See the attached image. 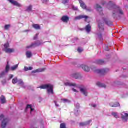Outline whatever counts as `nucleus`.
<instances>
[{"label":"nucleus","mask_w":128,"mask_h":128,"mask_svg":"<svg viewBox=\"0 0 128 128\" xmlns=\"http://www.w3.org/2000/svg\"><path fill=\"white\" fill-rule=\"evenodd\" d=\"M107 8L110 10H112V16L116 20H118V18H120L124 14V10L112 2H109Z\"/></svg>","instance_id":"nucleus-1"},{"label":"nucleus","mask_w":128,"mask_h":128,"mask_svg":"<svg viewBox=\"0 0 128 128\" xmlns=\"http://www.w3.org/2000/svg\"><path fill=\"white\" fill-rule=\"evenodd\" d=\"M38 88H41V90H47V94H54V86L51 84H46L40 86Z\"/></svg>","instance_id":"nucleus-2"},{"label":"nucleus","mask_w":128,"mask_h":128,"mask_svg":"<svg viewBox=\"0 0 128 128\" xmlns=\"http://www.w3.org/2000/svg\"><path fill=\"white\" fill-rule=\"evenodd\" d=\"M104 22H100L98 24V36L99 40H102V33L104 32Z\"/></svg>","instance_id":"nucleus-3"},{"label":"nucleus","mask_w":128,"mask_h":128,"mask_svg":"<svg viewBox=\"0 0 128 128\" xmlns=\"http://www.w3.org/2000/svg\"><path fill=\"white\" fill-rule=\"evenodd\" d=\"M0 120L2 122L1 124V128H6L8 124V118H6V117H4V116L2 114L0 116Z\"/></svg>","instance_id":"nucleus-4"},{"label":"nucleus","mask_w":128,"mask_h":128,"mask_svg":"<svg viewBox=\"0 0 128 128\" xmlns=\"http://www.w3.org/2000/svg\"><path fill=\"white\" fill-rule=\"evenodd\" d=\"M40 44H42L40 42L38 41L37 42L32 43V44L27 46L26 48H36V46H40Z\"/></svg>","instance_id":"nucleus-5"},{"label":"nucleus","mask_w":128,"mask_h":128,"mask_svg":"<svg viewBox=\"0 0 128 128\" xmlns=\"http://www.w3.org/2000/svg\"><path fill=\"white\" fill-rule=\"evenodd\" d=\"M108 72H110V70H108V68L97 70H96V74H106Z\"/></svg>","instance_id":"nucleus-6"},{"label":"nucleus","mask_w":128,"mask_h":128,"mask_svg":"<svg viewBox=\"0 0 128 128\" xmlns=\"http://www.w3.org/2000/svg\"><path fill=\"white\" fill-rule=\"evenodd\" d=\"M122 118L124 122H126L128 120V114L126 113L122 112L121 114Z\"/></svg>","instance_id":"nucleus-7"},{"label":"nucleus","mask_w":128,"mask_h":128,"mask_svg":"<svg viewBox=\"0 0 128 128\" xmlns=\"http://www.w3.org/2000/svg\"><path fill=\"white\" fill-rule=\"evenodd\" d=\"M66 86H74V88H78V86L76 83H72L70 82H66L64 83Z\"/></svg>","instance_id":"nucleus-8"},{"label":"nucleus","mask_w":128,"mask_h":128,"mask_svg":"<svg viewBox=\"0 0 128 128\" xmlns=\"http://www.w3.org/2000/svg\"><path fill=\"white\" fill-rule=\"evenodd\" d=\"M70 76L73 78H76V80H80V78H82V76L79 73L72 74Z\"/></svg>","instance_id":"nucleus-9"},{"label":"nucleus","mask_w":128,"mask_h":128,"mask_svg":"<svg viewBox=\"0 0 128 128\" xmlns=\"http://www.w3.org/2000/svg\"><path fill=\"white\" fill-rule=\"evenodd\" d=\"M95 8H96V10H97V12H100V14H102H102H104V13H102V6H100L98 4H96V6H95Z\"/></svg>","instance_id":"nucleus-10"},{"label":"nucleus","mask_w":128,"mask_h":128,"mask_svg":"<svg viewBox=\"0 0 128 128\" xmlns=\"http://www.w3.org/2000/svg\"><path fill=\"white\" fill-rule=\"evenodd\" d=\"M88 18V16H86L84 15H80V16H76L75 18V20H82V18L85 19V21L86 22V19Z\"/></svg>","instance_id":"nucleus-11"},{"label":"nucleus","mask_w":128,"mask_h":128,"mask_svg":"<svg viewBox=\"0 0 128 128\" xmlns=\"http://www.w3.org/2000/svg\"><path fill=\"white\" fill-rule=\"evenodd\" d=\"M10 65L7 64L6 68V72H3L0 74V78H2V76H6V72L8 73V72H10Z\"/></svg>","instance_id":"nucleus-12"},{"label":"nucleus","mask_w":128,"mask_h":128,"mask_svg":"<svg viewBox=\"0 0 128 128\" xmlns=\"http://www.w3.org/2000/svg\"><path fill=\"white\" fill-rule=\"evenodd\" d=\"M10 4H13V6H18V8H20L22 6V5L20 4L18 2L14 0H8Z\"/></svg>","instance_id":"nucleus-13"},{"label":"nucleus","mask_w":128,"mask_h":128,"mask_svg":"<svg viewBox=\"0 0 128 128\" xmlns=\"http://www.w3.org/2000/svg\"><path fill=\"white\" fill-rule=\"evenodd\" d=\"M92 122V120H90L86 122H83L80 124V126H90V123Z\"/></svg>","instance_id":"nucleus-14"},{"label":"nucleus","mask_w":128,"mask_h":128,"mask_svg":"<svg viewBox=\"0 0 128 128\" xmlns=\"http://www.w3.org/2000/svg\"><path fill=\"white\" fill-rule=\"evenodd\" d=\"M80 92L82 94L85 96H88V89L86 88H81L80 89Z\"/></svg>","instance_id":"nucleus-15"},{"label":"nucleus","mask_w":128,"mask_h":128,"mask_svg":"<svg viewBox=\"0 0 128 128\" xmlns=\"http://www.w3.org/2000/svg\"><path fill=\"white\" fill-rule=\"evenodd\" d=\"M61 20L63 22L68 24L70 20V18L68 16H63L61 18Z\"/></svg>","instance_id":"nucleus-16"},{"label":"nucleus","mask_w":128,"mask_h":128,"mask_svg":"<svg viewBox=\"0 0 128 128\" xmlns=\"http://www.w3.org/2000/svg\"><path fill=\"white\" fill-rule=\"evenodd\" d=\"M79 2L80 4L81 8H83L84 10H86V4H84V2L80 0Z\"/></svg>","instance_id":"nucleus-17"},{"label":"nucleus","mask_w":128,"mask_h":128,"mask_svg":"<svg viewBox=\"0 0 128 128\" xmlns=\"http://www.w3.org/2000/svg\"><path fill=\"white\" fill-rule=\"evenodd\" d=\"M120 103L118 102H115V103H110V106L112 108H118L120 106Z\"/></svg>","instance_id":"nucleus-18"},{"label":"nucleus","mask_w":128,"mask_h":128,"mask_svg":"<svg viewBox=\"0 0 128 128\" xmlns=\"http://www.w3.org/2000/svg\"><path fill=\"white\" fill-rule=\"evenodd\" d=\"M28 108H30V114H32V112L34 111V109L32 108V106L30 105H28L26 109V112H28Z\"/></svg>","instance_id":"nucleus-19"},{"label":"nucleus","mask_w":128,"mask_h":128,"mask_svg":"<svg viewBox=\"0 0 128 128\" xmlns=\"http://www.w3.org/2000/svg\"><path fill=\"white\" fill-rule=\"evenodd\" d=\"M4 51L5 52H6V54H12V52H14V49L8 48L6 50H4Z\"/></svg>","instance_id":"nucleus-20"},{"label":"nucleus","mask_w":128,"mask_h":128,"mask_svg":"<svg viewBox=\"0 0 128 128\" xmlns=\"http://www.w3.org/2000/svg\"><path fill=\"white\" fill-rule=\"evenodd\" d=\"M0 100L2 104H4L6 102V97L4 96H2L0 97Z\"/></svg>","instance_id":"nucleus-21"},{"label":"nucleus","mask_w":128,"mask_h":128,"mask_svg":"<svg viewBox=\"0 0 128 128\" xmlns=\"http://www.w3.org/2000/svg\"><path fill=\"white\" fill-rule=\"evenodd\" d=\"M104 22L106 24H107V26H110V24H112V22L108 18H104Z\"/></svg>","instance_id":"nucleus-22"},{"label":"nucleus","mask_w":128,"mask_h":128,"mask_svg":"<svg viewBox=\"0 0 128 128\" xmlns=\"http://www.w3.org/2000/svg\"><path fill=\"white\" fill-rule=\"evenodd\" d=\"M96 85L98 86L99 88H106V86L104 84H102L100 82H97Z\"/></svg>","instance_id":"nucleus-23"},{"label":"nucleus","mask_w":128,"mask_h":128,"mask_svg":"<svg viewBox=\"0 0 128 128\" xmlns=\"http://www.w3.org/2000/svg\"><path fill=\"white\" fill-rule=\"evenodd\" d=\"M44 72V68L42 69H38L32 72V74H36V72Z\"/></svg>","instance_id":"nucleus-24"},{"label":"nucleus","mask_w":128,"mask_h":128,"mask_svg":"<svg viewBox=\"0 0 128 128\" xmlns=\"http://www.w3.org/2000/svg\"><path fill=\"white\" fill-rule=\"evenodd\" d=\"M86 30L87 32H90V30H92V26L90 24L87 25L86 28Z\"/></svg>","instance_id":"nucleus-25"},{"label":"nucleus","mask_w":128,"mask_h":128,"mask_svg":"<svg viewBox=\"0 0 128 128\" xmlns=\"http://www.w3.org/2000/svg\"><path fill=\"white\" fill-rule=\"evenodd\" d=\"M26 56L28 58H30L32 56V52L27 51L26 52Z\"/></svg>","instance_id":"nucleus-26"},{"label":"nucleus","mask_w":128,"mask_h":128,"mask_svg":"<svg viewBox=\"0 0 128 128\" xmlns=\"http://www.w3.org/2000/svg\"><path fill=\"white\" fill-rule=\"evenodd\" d=\"M18 84L20 86H21L22 88H26V86H24V81L22 80H18Z\"/></svg>","instance_id":"nucleus-27"},{"label":"nucleus","mask_w":128,"mask_h":128,"mask_svg":"<svg viewBox=\"0 0 128 128\" xmlns=\"http://www.w3.org/2000/svg\"><path fill=\"white\" fill-rule=\"evenodd\" d=\"M82 68L84 70V72H90V68H88V66L83 65L82 66Z\"/></svg>","instance_id":"nucleus-28"},{"label":"nucleus","mask_w":128,"mask_h":128,"mask_svg":"<svg viewBox=\"0 0 128 128\" xmlns=\"http://www.w3.org/2000/svg\"><path fill=\"white\" fill-rule=\"evenodd\" d=\"M32 28H35V30H40V25L38 24H34L32 25Z\"/></svg>","instance_id":"nucleus-29"},{"label":"nucleus","mask_w":128,"mask_h":128,"mask_svg":"<svg viewBox=\"0 0 128 128\" xmlns=\"http://www.w3.org/2000/svg\"><path fill=\"white\" fill-rule=\"evenodd\" d=\"M104 60H97L96 62V63L97 64H104Z\"/></svg>","instance_id":"nucleus-30"},{"label":"nucleus","mask_w":128,"mask_h":128,"mask_svg":"<svg viewBox=\"0 0 128 128\" xmlns=\"http://www.w3.org/2000/svg\"><path fill=\"white\" fill-rule=\"evenodd\" d=\"M34 70V68H32V67L28 68L26 66H25L24 68V70L25 72H28V70Z\"/></svg>","instance_id":"nucleus-31"},{"label":"nucleus","mask_w":128,"mask_h":128,"mask_svg":"<svg viewBox=\"0 0 128 128\" xmlns=\"http://www.w3.org/2000/svg\"><path fill=\"white\" fill-rule=\"evenodd\" d=\"M18 78L16 77L14 78L12 80V82L13 84H18Z\"/></svg>","instance_id":"nucleus-32"},{"label":"nucleus","mask_w":128,"mask_h":128,"mask_svg":"<svg viewBox=\"0 0 128 128\" xmlns=\"http://www.w3.org/2000/svg\"><path fill=\"white\" fill-rule=\"evenodd\" d=\"M62 102H63L64 104H70V100H68V99H62Z\"/></svg>","instance_id":"nucleus-33"},{"label":"nucleus","mask_w":128,"mask_h":128,"mask_svg":"<svg viewBox=\"0 0 128 128\" xmlns=\"http://www.w3.org/2000/svg\"><path fill=\"white\" fill-rule=\"evenodd\" d=\"M32 6L30 5L28 7L26 12H32Z\"/></svg>","instance_id":"nucleus-34"},{"label":"nucleus","mask_w":128,"mask_h":128,"mask_svg":"<svg viewBox=\"0 0 128 128\" xmlns=\"http://www.w3.org/2000/svg\"><path fill=\"white\" fill-rule=\"evenodd\" d=\"M18 68V64H16L14 66L11 67L10 70L12 71L16 70Z\"/></svg>","instance_id":"nucleus-35"},{"label":"nucleus","mask_w":128,"mask_h":128,"mask_svg":"<svg viewBox=\"0 0 128 128\" xmlns=\"http://www.w3.org/2000/svg\"><path fill=\"white\" fill-rule=\"evenodd\" d=\"M10 48V44L7 43L4 44V50H8Z\"/></svg>","instance_id":"nucleus-36"},{"label":"nucleus","mask_w":128,"mask_h":128,"mask_svg":"<svg viewBox=\"0 0 128 128\" xmlns=\"http://www.w3.org/2000/svg\"><path fill=\"white\" fill-rule=\"evenodd\" d=\"M10 28V25L8 24V25H6L4 26V30H8Z\"/></svg>","instance_id":"nucleus-37"},{"label":"nucleus","mask_w":128,"mask_h":128,"mask_svg":"<svg viewBox=\"0 0 128 128\" xmlns=\"http://www.w3.org/2000/svg\"><path fill=\"white\" fill-rule=\"evenodd\" d=\"M112 115L113 116H114V118H118V113L112 112Z\"/></svg>","instance_id":"nucleus-38"},{"label":"nucleus","mask_w":128,"mask_h":128,"mask_svg":"<svg viewBox=\"0 0 128 128\" xmlns=\"http://www.w3.org/2000/svg\"><path fill=\"white\" fill-rule=\"evenodd\" d=\"M80 111L78 110H74V114H75L76 116H78L80 115Z\"/></svg>","instance_id":"nucleus-39"},{"label":"nucleus","mask_w":128,"mask_h":128,"mask_svg":"<svg viewBox=\"0 0 128 128\" xmlns=\"http://www.w3.org/2000/svg\"><path fill=\"white\" fill-rule=\"evenodd\" d=\"M70 0H64L62 2V4H68V2Z\"/></svg>","instance_id":"nucleus-40"},{"label":"nucleus","mask_w":128,"mask_h":128,"mask_svg":"<svg viewBox=\"0 0 128 128\" xmlns=\"http://www.w3.org/2000/svg\"><path fill=\"white\" fill-rule=\"evenodd\" d=\"M60 128H66V124L64 123L61 124Z\"/></svg>","instance_id":"nucleus-41"},{"label":"nucleus","mask_w":128,"mask_h":128,"mask_svg":"<svg viewBox=\"0 0 128 128\" xmlns=\"http://www.w3.org/2000/svg\"><path fill=\"white\" fill-rule=\"evenodd\" d=\"M74 44H76L78 42V38H75L73 40Z\"/></svg>","instance_id":"nucleus-42"},{"label":"nucleus","mask_w":128,"mask_h":128,"mask_svg":"<svg viewBox=\"0 0 128 128\" xmlns=\"http://www.w3.org/2000/svg\"><path fill=\"white\" fill-rule=\"evenodd\" d=\"M78 52H80V53L82 52H84V50H82V48H78Z\"/></svg>","instance_id":"nucleus-43"},{"label":"nucleus","mask_w":128,"mask_h":128,"mask_svg":"<svg viewBox=\"0 0 128 128\" xmlns=\"http://www.w3.org/2000/svg\"><path fill=\"white\" fill-rule=\"evenodd\" d=\"M76 108L77 110H79L80 108V104H78V103H77L76 104Z\"/></svg>","instance_id":"nucleus-44"},{"label":"nucleus","mask_w":128,"mask_h":128,"mask_svg":"<svg viewBox=\"0 0 128 128\" xmlns=\"http://www.w3.org/2000/svg\"><path fill=\"white\" fill-rule=\"evenodd\" d=\"M38 34H36L34 36V40H36L38 39Z\"/></svg>","instance_id":"nucleus-45"},{"label":"nucleus","mask_w":128,"mask_h":128,"mask_svg":"<svg viewBox=\"0 0 128 128\" xmlns=\"http://www.w3.org/2000/svg\"><path fill=\"white\" fill-rule=\"evenodd\" d=\"M43 4H48V0H42Z\"/></svg>","instance_id":"nucleus-46"},{"label":"nucleus","mask_w":128,"mask_h":128,"mask_svg":"<svg viewBox=\"0 0 128 128\" xmlns=\"http://www.w3.org/2000/svg\"><path fill=\"white\" fill-rule=\"evenodd\" d=\"M54 102L56 106H57V108H58V106H60V105L58 104V102L56 101H54Z\"/></svg>","instance_id":"nucleus-47"},{"label":"nucleus","mask_w":128,"mask_h":128,"mask_svg":"<svg viewBox=\"0 0 128 128\" xmlns=\"http://www.w3.org/2000/svg\"><path fill=\"white\" fill-rule=\"evenodd\" d=\"M90 106L92 108H96V104H91Z\"/></svg>","instance_id":"nucleus-48"},{"label":"nucleus","mask_w":128,"mask_h":128,"mask_svg":"<svg viewBox=\"0 0 128 128\" xmlns=\"http://www.w3.org/2000/svg\"><path fill=\"white\" fill-rule=\"evenodd\" d=\"M86 10L88 11V12H92V8H87L86 9Z\"/></svg>","instance_id":"nucleus-49"},{"label":"nucleus","mask_w":128,"mask_h":128,"mask_svg":"<svg viewBox=\"0 0 128 128\" xmlns=\"http://www.w3.org/2000/svg\"><path fill=\"white\" fill-rule=\"evenodd\" d=\"M14 78V75H10L9 77V80H12Z\"/></svg>","instance_id":"nucleus-50"},{"label":"nucleus","mask_w":128,"mask_h":128,"mask_svg":"<svg viewBox=\"0 0 128 128\" xmlns=\"http://www.w3.org/2000/svg\"><path fill=\"white\" fill-rule=\"evenodd\" d=\"M72 90L73 92H78V90H76L74 89V88H72Z\"/></svg>","instance_id":"nucleus-51"},{"label":"nucleus","mask_w":128,"mask_h":128,"mask_svg":"<svg viewBox=\"0 0 128 128\" xmlns=\"http://www.w3.org/2000/svg\"><path fill=\"white\" fill-rule=\"evenodd\" d=\"M73 10H78V8L73 6Z\"/></svg>","instance_id":"nucleus-52"},{"label":"nucleus","mask_w":128,"mask_h":128,"mask_svg":"<svg viewBox=\"0 0 128 128\" xmlns=\"http://www.w3.org/2000/svg\"><path fill=\"white\" fill-rule=\"evenodd\" d=\"M30 32V30H26L24 31V32Z\"/></svg>","instance_id":"nucleus-53"},{"label":"nucleus","mask_w":128,"mask_h":128,"mask_svg":"<svg viewBox=\"0 0 128 128\" xmlns=\"http://www.w3.org/2000/svg\"><path fill=\"white\" fill-rule=\"evenodd\" d=\"M0 78H1V77H0Z\"/></svg>","instance_id":"nucleus-54"},{"label":"nucleus","mask_w":128,"mask_h":128,"mask_svg":"<svg viewBox=\"0 0 128 128\" xmlns=\"http://www.w3.org/2000/svg\"><path fill=\"white\" fill-rule=\"evenodd\" d=\"M128 1V0H127Z\"/></svg>","instance_id":"nucleus-55"}]
</instances>
